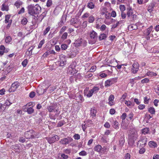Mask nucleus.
<instances>
[{"label":"nucleus","instance_id":"obj_9","mask_svg":"<svg viewBox=\"0 0 159 159\" xmlns=\"http://www.w3.org/2000/svg\"><path fill=\"white\" fill-rule=\"evenodd\" d=\"M67 71L69 74L73 75L76 74L77 71L75 69L72 68L71 65L69 66Z\"/></svg>","mask_w":159,"mask_h":159},{"label":"nucleus","instance_id":"obj_39","mask_svg":"<svg viewBox=\"0 0 159 159\" xmlns=\"http://www.w3.org/2000/svg\"><path fill=\"white\" fill-rule=\"evenodd\" d=\"M149 129L147 128H146L142 130V133L144 134H146L148 133Z\"/></svg>","mask_w":159,"mask_h":159},{"label":"nucleus","instance_id":"obj_46","mask_svg":"<svg viewBox=\"0 0 159 159\" xmlns=\"http://www.w3.org/2000/svg\"><path fill=\"white\" fill-rule=\"evenodd\" d=\"M90 16V14L88 12H86L84 14V15L82 16V18H85L88 17H89Z\"/></svg>","mask_w":159,"mask_h":159},{"label":"nucleus","instance_id":"obj_24","mask_svg":"<svg viewBox=\"0 0 159 159\" xmlns=\"http://www.w3.org/2000/svg\"><path fill=\"white\" fill-rule=\"evenodd\" d=\"M148 111L152 115H155V110L153 107H150L148 109Z\"/></svg>","mask_w":159,"mask_h":159},{"label":"nucleus","instance_id":"obj_49","mask_svg":"<svg viewBox=\"0 0 159 159\" xmlns=\"http://www.w3.org/2000/svg\"><path fill=\"white\" fill-rule=\"evenodd\" d=\"M6 109V107L4 106V105L1 103H0V111H2Z\"/></svg>","mask_w":159,"mask_h":159},{"label":"nucleus","instance_id":"obj_1","mask_svg":"<svg viewBox=\"0 0 159 159\" xmlns=\"http://www.w3.org/2000/svg\"><path fill=\"white\" fill-rule=\"evenodd\" d=\"M28 13L30 15L34 16L37 14L39 11L41 10V7L39 5L31 4L27 7Z\"/></svg>","mask_w":159,"mask_h":159},{"label":"nucleus","instance_id":"obj_47","mask_svg":"<svg viewBox=\"0 0 159 159\" xmlns=\"http://www.w3.org/2000/svg\"><path fill=\"white\" fill-rule=\"evenodd\" d=\"M75 80H76V76L74 75L71 76L70 78V80L71 83L74 82Z\"/></svg>","mask_w":159,"mask_h":159},{"label":"nucleus","instance_id":"obj_45","mask_svg":"<svg viewBox=\"0 0 159 159\" xmlns=\"http://www.w3.org/2000/svg\"><path fill=\"white\" fill-rule=\"evenodd\" d=\"M44 42L45 40L44 39H43L40 41L38 46V48H40L42 47L43 45L44 44Z\"/></svg>","mask_w":159,"mask_h":159},{"label":"nucleus","instance_id":"obj_59","mask_svg":"<svg viewBox=\"0 0 159 159\" xmlns=\"http://www.w3.org/2000/svg\"><path fill=\"white\" fill-rule=\"evenodd\" d=\"M66 29V26H63L60 30L59 33L60 34H61L63 32L65 31Z\"/></svg>","mask_w":159,"mask_h":159},{"label":"nucleus","instance_id":"obj_53","mask_svg":"<svg viewBox=\"0 0 159 159\" xmlns=\"http://www.w3.org/2000/svg\"><path fill=\"white\" fill-rule=\"evenodd\" d=\"M87 43L86 40L83 39L81 46H82L83 47H85L86 46Z\"/></svg>","mask_w":159,"mask_h":159},{"label":"nucleus","instance_id":"obj_31","mask_svg":"<svg viewBox=\"0 0 159 159\" xmlns=\"http://www.w3.org/2000/svg\"><path fill=\"white\" fill-rule=\"evenodd\" d=\"M88 20L89 23H93L95 20V17L92 15L90 16L89 17Z\"/></svg>","mask_w":159,"mask_h":159},{"label":"nucleus","instance_id":"obj_22","mask_svg":"<svg viewBox=\"0 0 159 159\" xmlns=\"http://www.w3.org/2000/svg\"><path fill=\"white\" fill-rule=\"evenodd\" d=\"M23 2L20 0H17L15 3L14 5L17 8H19L22 5Z\"/></svg>","mask_w":159,"mask_h":159},{"label":"nucleus","instance_id":"obj_63","mask_svg":"<svg viewBox=\"0 0 159 159\" xmlns=\"http://www.w3.org/2000/svg\"><path fill=\"white\" fill-rule=\"evenodd\" d=\"M35 92L32 91L30 93L29 96L30 98H33L35 96Z\"/></svg>","mask_w":159,"mask_h":159},{"label":"nucleus","instance_id":"obj_34","mask_svg":"<svg viewBox=\"0 0 159 159\" xmlns=\"http://www.w3.org/2000/svg\"><path fill=\"white\" fill-rule=\"evenodd\" d=\"M12 39L11 36H8L5 38V41L6 43H9L11 41Z\"/></svg>","mask_w":159,"mask_h":159},{"label":"nucleus","instance_id":"obj_10","mask_svg":"<svg viewBox=\"0 0 159 159\" xmlns=\"http://www.w3.org/2000/svg\"><path fill=\"white\" fill-rule=\"evenodd\" d=\"M152 30L153 26L151 25L144 31L143 34L144 35L148 36L149 35L151 32L152 31Z\"/></svg>","mask_w":159,"mask_h":159},{"label":"nucleus","instance_id":"obj_62","mask_svg":"<svg viewBox=\"0 0 159 159\" xmlns=\"http://www.w3.org/2000/svg\"><path fill=\"white\" fill-rule=\"evenodd\" d=\"M145 105L140 104L138 106V108L140 110H143V109L145 108Z\"/></svg>","mask_w":159,"mask_h":159},{"label":"nucleus","instance_id":"obj_25","mask_svg":"<svg viewBox=\"0 0 159 159\" xmlns=\"http://www.w3.org/2000/svg\"><path fill=\"white\" fill-rule=\"evenodd\" d=\"M148 144L149 146L152 148H155L157 146V144L153 141H150L149 142Z\"/></svg>","mask_w":159,"mask_h":159},{"label":"nucleus","instance_id":"obj_32","mask_svg":"<svg viewBox=\"0 0 159 159\" xmlns=\"http://www.w3.org/2000/svg\"><path fill=\"white\" fill-rule=\"evenodd\" d=\"M12 103L10 102L9 99H7L3 104L4 106L6 107V106H10Z\"/></svg>","mask_w":159,"mask_h":159},{"label":"nucleus","instance_id":"obj_5","mask_svg":"<svg viewBox=\"0 0 159 159\" xmlns=\"http://www.w3.org/2000/svg\"><path fill=\"white\" fill-rule=\"evenodd\" d=\"M20 83L17 82H15L11 84V88L9 89V91L10 92L15 91L16 89L18 87Z\"/></svg>","mask_w":159,"mask_h":159},{"label":"nucleus","instance_id":"obj_4","mask_svg":"<svg viewBox=\"0 0 159 159\" xmlns=\"http://www.w3.org/2000/svg\"><path fill=\"white\" fill-rule=\"evenodd\" d=\"M127 15L128 18L131 17L132 19L133 20L135 19L137 16L131 8L127 9Z\"/></svg>","mask_w":159,"mask_h":159},{"label":"nucleus","instance_id":"obj_38","mask_svg":"<svg viewBox=\"0 0 159 159\" xmlns=\"http://www.w3.org/2000/svg\"><path fill=\"white\" fill-rule=\"evenodd\" d=\"M1 10L2 11H7L8 10V7L7 6L5 5L4 4H3L2 5V7Z\"/></svg>","mask_w":159,"mask_h":159},{"label":"nucleus","instance_id":"obj_30","mask_svg":"<svg viewBox=\"0 0 159 159\" xmlns=\"http://www.w3.org/2000/svg\"><path fill=\"white\" fill-rule=\"evenodd\" d=\"M46 15L45 13H43L42 14L40 15L39 17L38 18L39 20L40 21V22L42 21V20L43 19V18Z\"/></svg>","mask_w":159,"mask_h":159},{"label":"nucleus","instance_id":"obj_14","mask_svg":"<svg viewBox=\"0 0 159 159\" xmlns=\"http://www.w3.org/2000/svg\"><path fill=\"white\" fill-rule=\"evenodd\" d=\"M100 29L102 31H105V33H107V34H108L109 32L108 28H107L106 26L104 25H102L100 27Z\"/></svg>","mask_w":159,"mask_h":159},{"label":"nucleus","instance_id":"obj_21","mask_svg":"<svg viewBox=\"0 0 159 159\" xmlns=\"http://www.w3.org/2000/svg\"><path fill=\"white\" fill-rule=\"evenodd\" d=\"M11 148L16 152H19L20 149L17 145H14L11 146Z\"/></svg>","mask_w":159,"mask_h":159},{"label":"nucleus","instance_id":"obj_40","mask_svg":"<svg viewBox=\"0 0 159 159\" xmlns=\"http://www.w3.org/2000/svg\"><path fill=\"white\" fill-rule=\"evenodd\" d=\"M65 123V121L64 120H61L58 122L57 126V127H60L64 125Z\"/></svg>","mask_w":159,"mask_h":159},{"label":"nucleus","instance_id":"obj_43","mask_svg":"<svg viewBox=\"0 0 159 159\" xmlns=\"http://www.w3.org/2000/svg\"><path fill=\"white\" fill-rule=\"evenodd\" d=\"M144 142H143V140H139V141L138 142V145H145V144H146V141H144Z\"/></svg>","mask_w":159,"mask_h":159},{"label":"nucleus","instance_id":"obj_18","mask_svg":"<svg viewBox=\"0 0 159 159\" xmlns=\"http://www.w3.org/2000/svg\"><path fill=\"white\" fill-rule=\"evenodd\" d=\"M129 139H135L137 138V135L135 133H129L128 134Z\"/></svg>","mask_w":159,"mask_h":159},{"label":"nucleus","instance_id":"obj_58","mask_svg":"<svg viewBox=\"0 0 159 159\" xmlns=\"http://www.w3.org/2000/svg\"><path fill=\"white\" fill-rule=\"evenodd\" d=\"M25 9L24 8V7H22L20 10L18 11V14H20L22 13H24L25 12Z\"/></svg>","mask_w":159,"mask_h":159},{"label":"nucleus","instance_id":"obj_51","mask_svg":"<svg viewBox=\"0 0 159 159\" xmlns=\"http://www.w3.org/2000/svg\"><path fill=\"white\" fill-rule=\"evenodd\" d=\"M127 116V114L125 113H124L120 116V118L122 120H124Z\"/></svg>","mask_w":159,"mask_h":159},{"label":"nucleus","instance_id":"obj_15","mask_svg":"<svg viewBox=\"0 0 159 159\" xmlns=\"http://www.w3.org/2000/svg\"><path fill=\"white\" fill-rule=\"evenodd\" d=\"M46 89H43L40 87H39L37 89V91L39 95H41L46 92Z\"/></svg>","mask_w":159,"mask_h":159},{"label":"nucleus","instance_id":"obj_64","mask_svg":"<svg viewBox=\"0 0 159 159\" xmlns=\"http://www.w3.org/2000/svg\"><path fill=\"white\" fill-rule=\"evenodd\" d=\"M130 154L129 153H127L125 156V159H130Z\"/></svg>","mask_w":159,"mask_h":159},{"label":"nucleus","instance_id":"obj_52","mask_svg":"<svg viewBox=\"0 0 159 159\" xmlns=\"http://www.w3.org/2000/svg\"><path fill=\"white\" fill-rule=\"evenodd\" d=\"M96 66H92L91 68L89 70V71L90 72H94L96 69Z\"/></svg>","mask_w":159,"mask_h":159},{"label":"nucleus","instance_id":"obj_8","mask_svg":"<svg viewBox=\"0 0 159 159\" xmlns=\"http://www.w3.org/2000/svg\"><path fill=\"white\" fill-rule=\"evenodd\" d=\"M97 34L96 32L94 31L93 30L91 31L89 33V35L90 38L93 39L94 42H95L97 38Z\"/></svg>","mask_w":159,"mask_h":159},{"label":"nucleus","instance_id":"obj_12","mask_svg":"<svg viewBox=\"0 0 159 159\" xmlns=\"http://www.w3.org/2000/svg\"><path fill=\"white\" fill-rule=\"evenodd\" d=\"M111 124L113 127L116 129L119 128V123L116 120H113L111 122Z\"/></svg>","mask_w":159,"mask_h":159},{"label":"nucleus","instance_id":"obj_2","mask_svg":"<svg viewBox=\"0 0 159 159\" xmlns=\"http://www.w3.org/2000/svg\"><path fill=\"white\" fill-rule=\"evenodd\" d=\"M57 107V105L55 104H54L51 106L48 107H47V109L50 112H56V113L55 115L52 116L51 118L55 120L56 118V117H57L60 114V111H59L58 109H56Z\"/></svg>","mask_w":159,"mask_h":159},{"label":"nucleus","instance_id":"obj_26","mask_svg":"<svg viewBox=\"0 0 159 159\" xmlns=\"http://www.w3.org/2000/svg\"><path fill=\"white\" fill-rule=\"evenodd\" d=\"M83 39L82 38L79 39L75 41L76 46L77 47L80 46L81 44Z\"/></svg>","mask_w":159,"mask_h":159},{"label":"nucleus","instance_id":"obj_37","mask_svg":"<svg viewBox=\"0 0 159 159\" xmlns=\"http://www.w3.org/2000/svg\"><path fill=\"white\" fill-rule=\"evenodd\" d=\"M121 23V21H118L116 24H114L112 26L111 29L114 30L115 28H116L119 24Z\"/></svg>","mask_w":159,"mask_h":159},{"label":"nucleus","instance_id":"obj_60","mask_svg":"<svg viewBox=\"0 0 159 159\" xmlns=\"http://www.w3.org/2000/svg\"><path fill=\"white\" fill-rule=\"evenodd\" d=\"M12 68V67L10 66H8V67L6 69V70L7 72V73H8L11 70Z\"/></svg>","mask_w":159,"mask_h":159},{"label":"nucleus","instance_id":"obj_13","mask_svg":"<svg viewBox=\"0 0 159 159\" xmlns=\"http://www.w3.org/2000/svg\"><path fill=\"white\" fill-rule=\"evenodd\" d=\"M93 92L91 89H90L88 92L87 90H84V95H86L87 97L90 98L93 95Z\"/></svg>","mask_w":159,"mask_h":159},{"label":"nucleus","instance_id":"obj_19","mask_svg":"<svg viewBox=\"0 0 159 159\" xmlns=\"http://www.w3.org/2000/svg\"><path fill=\"white\" fill-rule=\"evenodd\" d=\"M125 104L129 107L130 108L134 106V103L130 101L125 100Z\"/></svg>","mask_w":159,"mask_h":159},{"label":"nucleus","instance_id":"obj_33","mask_svg":"<svg viewBox=\"0 0 159 159\" xmlns=\"http://www.w3.org/2000/svg\"><path fill=\"white\" fill-rule=\"evenodd\" d=\"M11 16L9 15H7L5 16V23H7L9 22H10V18Z\"/></svg>","mask_w":159,"mask_h":159},{"label":"nucleus","instance_id":"obj_50","mask_svg":"<svg viewBox=\"0 0 159 159\" xmlns=\"http://www.w3.org/2000/svg\"><path fill=\"white\" fill-rule=\"evenodd\" d=\"M87 154V153L84 151H82L79 153V155L82 156H86Z\"/></svg>","mask_w":159,"mask_h":159},{"label":"nucleus","instance_id":"obj_23","mask_svg":"<svg viewBox=\"0 0 159 159\" xmlns=\"http://www.w3.org/2000/svg\"><path fill=\"white\" fill-rule=\"evenodd\" d=\"M87 7L91 9H93L95 6L94 4L92 2H90L87 3Z\"/></svg>","mask_w":159,"mask_h":159},{"label":"nucleus","instance_id":"obj_6","mask_svg":"<svg viewBox=\"0 0 159 159\" xmlns=\"http://www.w3.org/2000/svg\"><path fill=\"white\" fill-rule=\"evenodd\" d=\"M116 82V80L115 78L109 79L105 81V86L106 87H108L113 84Z\"/></svg>","mask_w":159,"mask_h":159},{"label":"nucleus","instance_id":"obj_11","mask_svg":"<svg viewBox=\"0 0 159 159\" xmlns=\"http://www.w3.org/2000/svg\"><path fill=\"white\" fill-rule=\"evenodd\" d=\"M155 3L154 2L150 3L148 6L147 10L150 12H151L153 10L155 6Z\"/></svg>","mask_w":159,"mask_h":159},{"label":"nucleus","instance_id":"obj_55","mask_svg":"<svg viewBox=\"0 0 159 159\" xmlns=\"http://www.w3.org/2000/svg\"><path fill=\"white\" fill-rule=\"evenodd\" d=\"M50 28L49 26H48V27L43 32V35H45L50 30Z\"/></svg>","mask_w":159,"mask_h":159},{"label":"nucleus","instance_id":"obj_29","mask_svg":"<svg viewBox=\"0 0 159 159\" xmlns=\"http://www.w3.org/2000/svg\"><path fill=\"white\" fill-rule=\"evenodd\" d=\"M32 107H28L26 112H27L28 114H31L34 112V109Z\"/></svg>","mask_w":159,"mask_h":159},{"label":"nucleus","instance_id":"obj_48","mask_svg":"<svg viewBox=\"0 0 159 159\" xmlns=\"http://www.w3.org/2000/svg\"><path fill=\"white\" fill-rule=\"evenodd\" d=\"M134 115L133 112H131L128 115V118L130 120H132L133 117Z\"/></svg>","mask_w":159,"mask_h":159},{"label":"nucleus","instance_id":"obj_42","mask_svg":"<svg viewBox=\"0 0 159 159\" xmlns=\"http://www.w3.org/2000/svg\"><path fill=\"white\" fill-rule=\"evenodd\" d=\"M28 60L27 59H25L22 62V65L24 67H25L27 65Z\"/></svg>","mask_w":159,"mask_h":159},{"label":"nucleus","instance_id":"obj_41","mask_svg":"<svg viewBox=\"0 0 159 159\" xmlns=\"http://www.w3.org/2000/svg\"><path fill=\"white\" fill-rule=\"evenodd\" d=\"M149 80L148 78H145L144 79L142 80L141 81V83L142 84L147 83L149 82Z\"/></svg>","mask_w":159,"mask_h":159},{"label":"nucleus","instance_id":"obj_56","mask_svg":"<svg viewBox=\"0 0 159 159\" xmlns=\"http://www.w3.org/2000/svg\"><path fill=\"white\" fill-rule=\"evenodd\" d=\"M68 47V46L66 44H62L61 46V48L62 50H65Z\"/></svg>","mask_w":159,"mask_h":159},{"label":"nucleus","instance_id":"obj_54","mask_svg":"<svg viewBox=\"0 0 159 159\" xmlns=\"http://www.w3.org/2000/svg\"><path fill=\"white\" fill-rule=\"evenodd\" d=\"M52 0H48L46 4V5L47 7H50L52 5Z\"/></svg>","mask_w":159,"mask_h":159},{"label":"nucleus","instance_id":"obj_44","mask_svg":"<svg viewBox=\"0 0 159 159\" xmlns=\"http://www.w3.org/2000/svg\"><path fill=\"white\" fill-rule=\"evenodd\" d=\"M120 9L121 12H123L125 10V7L124 5H120Z\"/></svg>","mask_w":159,"mask_h":159},{"label":"nucleus","instance_id":"obj_61","mask_svg":"<svg viewBox=\"0 0 159 159\" xmlns=\"http://www.w3.org/2000/svg\"><path fill=\"white\" fill-rule=\"evenodd\" d=\"M114 96L113 95H111L109 97L108 99L109 101H113L114 100Z\"/></svg>","mask_w":159,"mask_h":159},{"label":"nucleus","instance_id":"obj_20","mask_svg":"<svg viewBox=\"0 0 159 159\" xmlns=\"http://www.w3.org/2000/svg\"><path fill=\"white\" fill-rule=\"evenodd\" d=\"M107 33L101 34L99 37V40L101 41L106 39L107 37Z\"/></svg>","mask_w":159,"mask_h":159},{"label":"nucleus","instance_id":"obj_36","mask_svg":"<svg viewBox=\"0 0 159 159\" xmlns=\"http://www.w3.org/2000/svg\"><path fill=\"white\" fill-rule=\"evenodd\" d=\"M27 22V19L26 18L24 17L21 21V23L23 25H25L26 24Z\"/></svg>","mask_w":159,"mask_h":159},{"label":"nucleus","instance_id":"obj_57","mask_svg":"<svg viewBox=\"0 0 159 159\" xmlns=\"http://www.w3.org/2000/svg\"><path fill=\"white\" fill-rule=\"evenodd\" d=\"M128 143L129 145L133 146L134 143V140H128Z\"/></svg>","mask_w":159,"mask_h":159},{"label":"nucleus","instance_id":"obj_27","mask_svg":"<svg viewBox=\"0 0 159 159\" xmlns=\"http://www.w3.org/2000/svg\"><path fill=\"white\" fill-rule=\"evenodd\" d=\"M146 75L148 76L152 77L157 76V74L156 73L152 71H148Z\"/></svg>","mask_w":159,"mask_h":159},{"label":"nucleus","instance_id":"obj_35","mask_svg":"<svg viewBox=\"0 0 159 159\" xmlns=\"http://www.w3.org/2000/svg\"><path fill=\"white\" fill-rule=\"evenodd\" d=\"M67 33L65 32L62 35V36L61 37V39L62 40H64L67 38Z\"/></svg>","mask_w":159,"mask_h":159},{"label":"nucleus","instance_id":"obj_3","mask_svg":"<svg viewBox=\"0 0 159 159\" xmlns=\"http://www.w3.org/2000/svg\"><path fill=\"white\" fill-rule=\"evenodd\" d=\"M25 136L27 139L38 138H39V135L33 130L27 131L25 133Z\"/></svg>","mask_w":159,"mask_h":159},{"label":"nucleus","instance_id":"obj_28","mask_svg":"<svg viewBox=\"0 0 159 159\" xmlns=\"http://www.w3.org/2000/svg\"><path fill=\"white\" fill-rule=\"evenodd\" d=\"M93 93H95L98 92L99 90V88L98 86H94L92 89H91Z\"/></svg>","mask_w":159,"mask_h":159},{"label":"nucleus","instance_id":"obj_16","mask_svg":"<svg viewBox=\"0 0 159 159\" xmlns=\"http://www.w3.org/2000/svg\"><path fill=\"white\" fill-rule=\"evenodd\" d=\"M103 149V148H102V146L98 144L96 145L94 148V150L98 152H100Z\"/></svg>","mask_w":159,"mask_h":159},{"label":"nucleus","instance_id":"obj_7","mask_svg":"<svg viewBox=\"0 0 159 159\" xmlns=\"http://www.w3.org/2000/svg\"><path fill=\"white\" fill-rule=\"evenodd\" d=\"M139 65L138 63H134L132 66L131 72L134 74L136 73L139 70Z\"/></svg>","mask_w":159,"mask_h":159},{"label":"nucleus","instance_id":"obj_17","mask_svg":"<svg viewBox=\"0 0 159 159\" xmlns=\"http://www.w3.org/2000/svg\"><path fill=\"white\" fill-rule=\"evenodd\" d=\"M90 111V115L92 118L96 116L97 111L94 107L91 108Z\"/></svg>","mask_w":159,"mask_h":159}]
</instances>
